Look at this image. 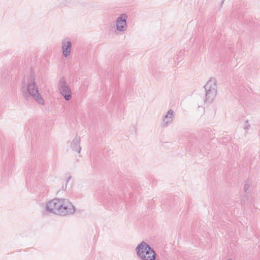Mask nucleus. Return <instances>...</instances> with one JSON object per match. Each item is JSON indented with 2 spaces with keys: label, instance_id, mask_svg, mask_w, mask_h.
<instances>
[{
  "label": "nucleus",
  "instance_id": "nucleus-4",
  "mask_svg": "<svg viewBox=\"0 0 260 260\" xmlns=\"http://www.w3.org/2000/svg\"><path fill=\"white\" fill-rule=\"evenodd\" d=\"M205 90L204 102L210 104L213 102L217 95V81L214 78H210L204 86Z\"/></svg>",
  "mask_w": 260,
  "mask_h": 260
},
{
  "label": "nucleus",
  "instance_id": "nucleus-3",
  "mask_svg": "<svg viewBox=\"0 0 260 260\" xmlns=\"http://www.w3.org/2000/svg\"><path fill=\"white\" fill-rule=\"evenodd\" d=\"M138 256L142 260H155L156 254L146 242L142 241L136 248Z\"/></svg>",
  "mask_w": 260,
  "mask_h": 260
},
{
  "label": "nucleus",
  "instance_id": "nucleus-9",
  "mask_svg": "<svg viewBox=\"0 0 260 260\" xmlns=\"http://www.w3.org/2000/svg\"><path fill=\"white\" fill-rule=\"evenodd\" d=\"M80 138L77 136L75 137L74 139L72 141L71 144V147L73 151L80 153L81 150V147L80 145Z\"/></svg>",
  "mask_w": 260,
  "mask_h": 260
},
{
  "label": "nucleus",
  "instance_id": "nucleus-1",
  "mask_svg": "<svg viewBox=\"0 0 260 260\" xmlns=\"http://www.w3.org/2000/svg\"><path fill=\"white\" fill-rule=\"evenodd\" d=\"M46 210L49 213L59 216H66L74 213L75 208L68 199H54L46 204Z\"/></svg>",
  "mask_w": 260,
  "mask_h": 260
},
{
  "label": "nucleus",
  "instance_id": "nucleus-14",
  "mask_svg": "<svg viewBox=\"0 0 260 260\" xmlns=\"http://www.w3.org/2000/svg\"><path fill=\"white\" fill-rule=\"evenodd\" d=\"M71 176H69L67 178V182H69V180L71 179Z\"/></svg>",
  "mask_w": 260,
  "mask_h": 260
},
{
  "label": "nucleus",
  "instance_id": "nucleus-8",
  "mask_svg": "<svg viewBox=\"0 0 260 260\" xmlns=\"http://www.w3.org/2000/svg\"><path fill=\"white\" fill-rule=\"evenodd\" d=\"M61 46L62 54L63 56L67 57L70 55L71 51V41L68 38L64 39L62 41Z\"/></svg>",
  "mask_w": 260,
  "mask_h": 260
},
{
  "label": "nucleus",
  "instance_id": "nucleus-6",
  "mask_svg": "<svg viewBox=\"0 0 260 260\" xmlns=\"http://www.w3.org/2000/svg\"><path fill=\"white\" fill-rule=\"evenodd\" d=\"M127 16L125 14H122L120 16L117 17L116 21V30L124 32L127 28Z\"/></svg>",
  "mask_w": 260,
  "mask_h": 260
},
{
  "label": "nucleus",
  "instance_id": "nucleus-10",
  "mask_svg": "<svg viewBox=\"0 0 260 260\" xmlns=\"http://www.w3.org/2000/svg\"><path fill=\"white\" fill-rule=\"evenodd\" d=\"M8 77V71L7 69L2 68L0 69V78L2 80H6Z\"/></svg>",
  "mask_w": 260,
  "mask_h": 260
},
{
  "label": "nucleus",
  "instance_id": "nucleus-5",
  "mask_svg": "<svg viewBox=\"0 0 260 260\" xmlns=\"http://www.w3.org/2000/svg\"><path fill=\"white\" fill-rule=\"evenodd\" d=\"M58 89L60 94L66 101H70L72 98V92L67 84L64 77H62L58 83Z\"/></svg>",
  "mask_w": 260,
  "mask_h": 260
},
{
  "label": "nucleus",
  "instance_id": "nucleus-7",
  "mask_svg": "<svg viewBox=\"0 0 260 260\" xmlns=\"http://www.w3.org/2000/svg\"><path fill=\"white\" fill-rule=\"evenodd\" d=\"M174 119V112L173 110L170 109L164 116L161 126L166 127L170 125L173 121Z\"/></svg>",
  "mask_w": 260,
  "mask_h": 260
},
{
  "label": "nucleus",
  "instance_id": "nucleus-11",
  "mask_svg": "<svg viewBox=\"0 0 260 260\" xmlns=\"http://www.w3.org/2000/svg\"><path fill=\"white\" fill-rule=\"evenodd\" d=\"M250 124L249 123V120H247L245 121V123L244 126V128L245 130L247 131L250 128Z\"/></svg>",
  "mask_w": 260,
  "mask_h": 260
},
{
  "label": "nucleus",
  "instance_id": "nucleus-12",
  "mask_svg": "<svg viewBox=\"0 0 260 260\" xmlns=\"http://www.w3.org/2000/svg\"><path fill=\"white\" fill-rule=\"evenodd\" d=\"M249 187H250V185H249V184L246 183V184L244 185V188H243V189H244V192H246V193H247V191H248V190H249Z\"/></svg>",
  "mask_w": 260,
  "mask_h": 260
},
{
  "label": "nucleus",
  "instance_id": "nucleus-13",
  "mask_svg": "<svg viewBox=\"0 0 260 260\" xmlns=\"http://www.w3.org/2000/svg\"><path fill=\"white\" fill-rule=\"evenodd\" d=\"M247 200V196H246L243 199L241 200V204H245Z\"/></svg>",
  "mask_w": 260,
  "mask_h": 260
},
{
  "label": "nucleus",
  "instance_id": "nucleus-15",
  "mask_svg": "<svg viewBox=\"0 0 260 260\" xmlns=\"http://www.w3.org/2000/svg\"><path fill=\"white\" fill-rule=\"evenodd\" d=\"M228 260H232L231 259H228Z\"/></svg>",
  "mask_w": 260,
  "mask_h": 260
},
{
  "label": "nucleus",
  "instance_id": "nucleus-2",
  "mask_svg": "<svg viewBox=\"0 0 260 260\" xmlns=\"http://www.w3.org/2000/svg\"><path fill=\"white\" fill-rule=\"evenodd\" d=\"M21 91L22 95L26 100L34 99L38 103L44 105V101L39 92L38 87L35 82V77L31 75L27 79L26 84L23 82Z\"/></svg>",
  "mask_w": 260,
  "mask_h": 260
}]
</instances>
